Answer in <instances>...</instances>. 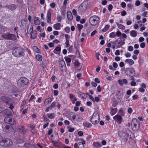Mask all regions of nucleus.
I'll use <instances>...</instances> for the list:
<instances>
[{
  "label": "nucleus",
  "mask_w": 148,
  "mask_h": 148,
  "mask_svg": "<svg viewBox=\"0 0 148 148\" xmlns=\"http://www.w3.org/2000/svg\"><path fill=\"white\" fill-rule=\"evenodd\" d=\"M128 50L130 51H132L133 50V47L132 46H130L128 47Z\"/></svg>",
  "instance_id": "nucleus-55"
},
{
  "label": "nucleus",
  "mask_w": 148,
  "mask_h": 148,
  "mask_svg": "<svg viewBox=\"0 0 148 148\" xmlns=\"http://www.w3.org/2000/svg\"><path fill=\"white\" fill-rule=\"evenodd\" d=\"M116 98L119 100L121 99L123 97V93L122 92L119 91L116 94Z\"/></svg>",
  "instance_id": "nucleus-16"
},
{
  "label": "nucleus",
  "mask_w": 148,
  "mask_h": 148,
  "mask_svg": "<svg viewBox=\"0 0 148 148\" xmlns=\"http://www.w3.org/2000/svg\"><path fill=\"white\" fill-rule=\"evenodd\" d=\"M121 6L123 8H125L126 6V3L124 2H122L121 3Z\"/></svg>",
  "instance_id": "nucleus-53"
},
{
  "label": "nucleus",
  "mask_w": 148,
  "mask_h": 148,
  "mask_svg": "<svg viewBox=\"0 0 148 148\" xmlns=\"http://www.w3.org/2000/svg\"><path fill=\"white\" fill-rule=\"evenodd\" d=\"M112 66L114 68H117L118 66L116 62H114L113 63Z\"/></svg>",
  "instance_id": "nucleus-48"
},
{
  "label": "nucleus",
  "mask_w": 148,
  "mask_h": 148,
  "mask_svg": "<svg viewBox=\"0 0 148 148\" xmlns=\"http://www.w3.org/2000/svg\"><path fill=\"white\" fill-rule=\"evenodd\" d=\"M92 146L94 147L99 148L102 146V145L100 143L97 142H94L92 145Z\"/></svg>",
  "instance_id": "nucleus-18"
},
{
  "label": "nucleus",
  "mask_w": 148,
  "mask_h": 148,
  "mask_svg": "<svg viewBox=\"0 0 148 148\" xmlns=\"http://www.w3.org/2000/svg\"><path fill=\"white\" fill-rule=\"evenodd\" d=\"M131 56V54L129 53H127L125 54V56L127 58H129Z\"/></svg>",
  "instance_id": "nucleus-64"
},
{
  "label": "nucleus",
  "mask_w": 148,
  "mask_h": 148,
  "mask_svg": "<svg viewBox=\"0 0 148 148\" xmlns=\"http://www.w3.org/2000/svg\"><path fill=\"white\" fill-rule=\"evenodd\" d=\"M118 82L119 84L120 85H122L123 84L122 79H119L118 80Z\"/></svg>",
  "instance_id": "nucleus-54"
},
{
  "label": "nucleus",
  "mask_w": 148,
  "mask_h": 148,
  "mask_svg": "<svg viewBox=\"0 0 148 148\" xmlns=\"http://www.w3.org/2000/svg\"><path fill=\"white\" fill-rule=\"evenodd\" d=\"M103 38H99V39L101 40V41L100 42V43L101 45H103L104 44V43H105L104 40H102Z\"/></svg>",
  "instance_id": "nucleus-49"
},
{
  "label": "nucleus",
  "mask_w": 148,
  "mask_h": 148,
  "mask_svg": "<svg viewBox=\"0 0 148 148\" xmlns=\"http://www.w3.org/2000/svg\"><path fill=\"white\" fill-rule=\"evenodd\" d=\"M117 112V110L116 109H112L110 111V113L111 115H113L114 114Z\"/></svg>",
  "instance_id": "nucleus-32"
},
{
  "label": "nucleus",
  "mask_w": 148,
  "mask_h": 148,
  "mask_svg": "<svg viewBox=\"0 0 148 148\" xmlns=\"http://www.w3.org/2000/svg\"><path fill=\"white\" fill-rule=\"evenodd\" d=\"M56 103L55 101L53 102L50 106L49 107V108H50V109H51L54 108L56 106Z\"/></svg>",
  "instance_id": "nucleus-35"
},
{
  "label": "nucleus",
  "mask_w": 148,
  "mask_h": 148,
  "mask_svg": "<svg viewBox=\"0 0 148 148\" xmlns=\"http://www.w3.org/2000/svg\"><path fill=\"white\" fill-rule=\"evenodd\" d=\"M87 94L88 95L90 99L93 102H95V100L94 97L92 96L91 95H90L89 93H87Z\"/></svg>",
  "instance_id": "nucleus-39"
},
{
  "label": "nucleus",
  "mask_w": 148,
  "mask_h": 148,
  "mask_svg": "<svg viewBox=\"0 0 148 148\" xmlns=\"http://www.w3.org/2000/svg\"><path fill=\"white\" fill-rule=\"evenodd\" d=\"M51 13L49 10L47 11V22L48 23H51Z\"/></svg>",
  "instance_id": "nucleus-14"
},
{
  "label": "nucleus",
  "mask_w": 148,
  "mask_h": 148,
  "mask_svg": "<svg viewBox=\"0 0 148 148\" xmlns=\"http://www.w3.org/2000/svg\"><path fill=\"white\" fill-rule=\"evenodd\" d=\"M36 58L37 60L39 61H41L42 60V56L39 54H38L36 55Z\"/></svg>",
  "instance_id": "nucleus-30"
},
{
  "label": "nucleus",
  "mask_w": 148,
  "mask_h": 148,
  "mask_svg": "<svg viewBox=\"0 0 148 148\" xmlns=\"http://www.w3.org/2000/svg\"><path fill=\"white\" fill-rule=\"evenodd\" d=\"M127 71L128 72V75L131 77H134L135 75V71L134 69L133 68H128L127 69Z\"/></svg>",
  "instance_id": "nucleus-11"
},
{
  "label": "nucleus",
  "mask_w": 148,
  "mask_h": 148,
  "mask_svg": "<svg viewBox=\"0 0 148 148\" xmlns=\"http://www.w3.org/2000/svg\"><path fill=\"white\" fill-rule=\"evenodd\" d=\"M116 33L115 32H112L110 34V37H115L116 36Z\"/></svg>",
  "instance_id": "nucleus-43"
},
{
  "label": "nucleus",
  "mask_w": 148,
  "mask_h": 148,
  "mask_svg": "<svg viewBox=\"0 0 148 148\" xmlns=\"http://www.w3.org/2000/svg\"><path fill=\"white\" fill-rule=\"evenodd\" d=\"M140 46L141 48H144L145 46V44L144 42H142L140 45Z\"/></svg>",
  "instance_id": "nucleus-58"
},
{
  "label": "nucleus",
  "mask_w": 148,
  "mask_h": 148,
  "mask_svg": "<svg viewBox=\"0 0 148 148\" xmlns=\"http://www.w3.org/2000/svg\"><path fill=\"white\" fill-rule=\"evenodd\" d=\"M125 62L128 63L130 65H132L134 64V61L130 59H127L125 60Z\"/></svg>",
  "instance_id": "nucleus-25"
},
{
  "label": "nucleus",
  "mask_w": 148,
  "mask_h": 148,
  "mask_svg": "<svg viewBox=\"0 0 148 148\" xmlns=\"http://www.w3.org/2000/svg\"><path fill=\"white\" fill-rule=\"evenodd\" d=\"M99 120V116L97 113H94L90 119V121L92 124H96L98 123Z\"/></svg>",
  "instance_id": "nucleus-7"
},
{
  "label": "nucleus",
  "mask_w": 148,
  "mask_h": 148,
  "mask_svg": "<svg viewBox=\"0 0 148 148\" xmlns=\"http://www.w3.org/2000/svg\"><path fill=\"white\" fill-rule=\"evenodd\" d=\"M18 129L19 132L21 134H24L25 133L26 130L24 126L22 125L19 126Z\"/></svg>",
  "instance_id": "nucleus-15"
},
{
  "label": "nucleus",
  "mask_w": 148,
  "mask_h": 148,
  "mask_svg": "<svg viewBox=\"0 0 148 148\" xmlns=\"http://www.w3.org/2000/svg\"><path fill=\"white\" fill-rule=\"evenodd\" d=\"M132 126V130L134 131H136L138 130L139 127L140 123L137 119H133Z\"/></svg>",
  "instance_id": "nucleus-6"
},
{
  "label": "nucleus",
  "mask_w": 148,
  "mask_h": 148,
  "mask_svg": "<svg viewBox=\"0 0 148 148\" xmlns=\"http://www.w3.org/2000/svg\"><path fill=\"white\" fill-rule=\"evenodd\" d=\"M130 36L132 37H135L137 34V32L134 30H132L130 32Z\"/></svg>",
  "instance_id": "nucleus-22"
},
{
  "label": "nucleus",
  "mask_w": 148,
  "mask_h": 148,
  "mask_svg": "<svg viewBox=\"0 0 148 148\" xmlns=\"http://www.w3.org/2000/svg\"><path fill=\"white\" fill-rule=\"evenodd\" d=\"M116 34V36L118 37L121 36V32L120 31L117 32Z\"/></svg>",
  "instance_id": "nucleus-57"
},
{
  "label": "nucleus",
  "mask_w": 148,
  "mask_h": 148,
  "mask_svg": "<svg viewBox=\"0 0 148 148\" xmlns=\"http://www.w3.org/2000/svg\"><path fill=\"white\" fill-rule=\"evenodd\" d=\"M37 32L36 30H34L31 32V37H36L37 36Z\"/></svg>",
  "instance_id": "nucleus-28"
},
{
  "label": "nucleus",
  "mask_w": 148,
  "mask_h": 148,
  "mask_svg": "<svg viewBox=\"0 0 148 148\" xmlns=\"http://www.w3.org/2000/svg\"><path fill=\"white\" fill-rule=\"evenodd\" d=\"M87 7L88 2L84 1L78 7L77 11L79 13H83L86 10Z\"/></svg>",
  "instance_id": "nucleus-5"
},
{
  "label": "nucleus",
  "mask_w": 148,
  "mask_h": 148,
  "mask_svg": "<svg viewBox=\"0 0 148 148\" xmlns=\"http://www.w3.org/2000/svg\"><path fill=\"white\" fill-rule=\"evenodd\" d=\"M69 97L70 99L71 100L74 98H75V96L72 94L70 93L69 94Z\"/></svg>",
  "instance_id": "nucleus-41"
},
{
  "label": "nucleus",
  "mask_w": 148,
  "mask_h": 148,
  "mask_svg": "<svg viewBox=\"0 0 148 148\" xmlns=\"http://www.w3.org/2000/svg\"><path fill=\"white\" fill-rule=\"evenodd\" d=\"M64 124L66 125H69L70 124V122L68 120H65L64 121Z\"/></svg>",
  "instance_id": "nucleus-60"
},
{
  "label": "nucleus",
  "mask_w": 148,
  "mask_h": 148,
  "mask_svg": "<svg viewBox=\"0 0 148 148\" xmlns=\"http://www.w3.org/2000/svg\"><path fill=\"white\" fill-rule=\"evenodd\" d=\"M64 59L66 61V62L67 63H70L71 62V59L67 57H64Z\"/></svg>",
  "instance_id": "nucleus-38"
},
{
  "label": "nucleus",
  "mask_w": 148,
  "mask_h": 148,
  "mask_svg": "<svg viewBox=\"0 0 148 148\" xmlns=\"http://www.w3.org/2000/svg\"><path fill=\"white\" fill-rule=\"evenodd\" d=\"M48 117L50 119H53L55 117V114L54 113L47 114Z\"/></svg>",
  "instance_id": "nucleus-26"
},
{
  "label": "nucleus",
  "mask_w": 148,
  "mask_h": 148,
  "mask_svg": "<svg viewBox=\"0 0 148 148\" xmlns=\"http://www.w3.org/2000/svg\"><path fill=\"white\" fill-rule=\"evenodd\" d=\"M99 18L96 15H93L90 17L89 19L90 24L92 26H95L99 24Z\"/></svg>",
  "instance_id": "nucleus-3"
},
{
  "label": "nucleus",
  "mask_w": 148,
  "mask_h": 148,
  "mask_svg": "<svg viewBox=\"0 0 148 148\" xmlns=\"http://www.w3.org/2000/svg\"><path fill=\"white\" fill-rule=\"evenodd\" d=\"M98 32L96 30H94L91 34L90 36H93L96 34Z\"/></svg>",
  "instance_id": "nucleus-46"
},
{
  "label": "nucleus",
  "mask_w": 148,
  "mask_h": 148,
  "mask_svg": "<svg viewBox=\"0 0 148 148\" xmlns=\"http://www.w3.org/2000/svg\"><path fill=\"white\" fill-rule=\"evenodd\" d=\"M25 50L21 47L15 48L12 51L13 55L16 57L20 58L25 55Z\"/></svg>",
  "instance_id": "nucleus-1"
},
{
  "label": "nucleus",
  "mask_w": 148,
  "mask_h": 148,
  "mask_svg": "<svg viewBox=\"0 0 148 148\" xmlns=\"http://www.w3.org/2000/svg\"><path fill=\"white\" fill-rule=\"evenodd\" d=\"M133 110L132 108H129L127 110V112L129 114H131Z\"/></svg>",
  "instance_id": "nucleus-50"
},
{
  "label": "nucleus",
  "mask_w": 148,
  "mask_h": 148,
  "mask_svg": "<svg viewBox=\"0 0 148 148\" xmlns=\"http://www.w3.org/2000/svg\"><path fill=\"white\" fill-rule=\"evenodd\" d=\"M127 14V13L125 11H123L121 12V15L122 16H124L126 15Z\"/></svg>",
  "instance_id": "nucleus-61"
},
{
  "label": "nucleus",
  "mask_w": 148,
  "mask_h": 148,
  "mask_svg": "<svg viewBox=\"0 0 148 148\" xmlns=\"http://www.w3.org/2000/svg\"><path fill=\"white\" fill-rule=\"evenodd\" d=\"M83 124L84 126L88 128L92 126V125L90 123L87 122L84 123Z\"/></svg>",
  "instance_id": "nucleus-29"
},
{
  "label": "nucleus",
  "mask_w": 148,
  "mask_h": 148,
  "mask_svg": "<svg viewBox=\"0 0 148 148\" xmlns=\"http://www.w3.org/2000/svg\"><path fill=\"white\" fill-rule=\"evenodd\" d=\"M28 79L26 77L21 78L18 81V84L21 86L27 85L28 83Z\"/></svg>",
  "instance_id": "nucleus-8"
},
{
  "label": "nucleus",
  "mask_w": 148,
  "mask_h": 148,
  "mask_svg": "<svg viewBox=\"0 0 148 148\" xmlns=\"http://www.w3.org/2000/svg\"><path fill=\"white\" fill-rule=\"evenodd\" d=\"M131 134V132L129 130L123 132H119L118 134L121 138L127 140Z\"/></svg>",
  "instance_id": "nucleus-4"
},
{
  "label": "nucleus",
  "mask_w": 148,
  "mask_h": 148,
  "mask_svg": "<svg viewBox=\"0 0 148 148\" xmlns=\"http://www.w3.org/2000/svg\"><path fill=\"white\" fill-rule=\"evenodd\" d=\"M14 102L13 100H12V102H10L9 104H10V106L9 107V108L11 110H12V109L14 108V107L13 106V104L14 103Z\"/></svg>",
  "instance_id": "nucleus-37"
},
{
  "label": "nucleus",
  "mask_w": 148,
  "mask_h": 148,
  "mask_svg": "<svg viewBox=\"0 0 148 148\" xmlns=\"http://www.w3.org/2000/svg\"><path fill=\"white\" fill-rule=\"evenodd\" d=\"M67 50H69L70 52H72L73 50V46L72 45H71V46L69 47V48L67 49Z\"/></svg>",
  "instance_id": "nucleus-44"
},
{
  "label": "nucleus",
  "mask_w": 148,
  "mask_h": 148,
  "mask_svg": "<svg viewBox=\"0 0 148 148\" xmlns=\"http://www.w3.org/2000/svg\"><path fill=\"white\" fill-rule=\"evenodd\" d=\"M66 41L65 44L66 45V47H69V38H66Z\"/></svg>",
  "instance_id": "nucleus-31"
},
{
  "label": "nucleus",
  "mask_w": 148,
  "mask_h": 148,
  "mask_svg": "<svg viewBox=\"0 0 148 148\" xmlns=\"http://www.w3.org/2000/svg\"><path fill=\"white\" fill-rule=\"evenodd\" d=\"M116 24L118 26V27L121 29H124L125 28V27L123 25L119 24L118 23H116Z\"/></svg>",
  "instance_id": "nucleus-27"
},
{
  "label": "nucleus",
  "mask_w": 148,
  "mask_h": 148,
  "mask_svg": "<svg viewBox=\"0 0 148 148\" xmlns=\"http://www.w3.org/2000/svg\"><path fill=\"white\" fill-rule=\"evenodd\" d=\"M8 9L13 11L16 9L17 8V6L15 4H11L7 6Z\"/></svg>",
  "instance_id": "nucleus-19"
},
{
  "label": "nucleus",
  "mask_w": 148,
  "mask_h": 148,
  "mask_svg": "<svg viewBox=\"0 0 148 148\" xmlns=\"http://www.w3.org/2000/svg\"><path fill=\"white\" fill-rule=\"evenodd\" d=\"M2 141L0 143V145L5 147L11 146L13 144L12 140L8 138H4Z\"/></svg>",
  "instance_id": "nucleus-2"
},
{
  "label": "nucleus",
  "mask_w": 148,
  "mask_h": 148,
  "mask_svg": "<svg viewBox=\"0 0 148 148\" xmlns=\"http://www.w3.org/2000/svg\"><path fill=\"white\" fill-rule=\"evenodd\" d=\"M34 24L36 25H39L40 23V21L38 19V18L36 17H34Z\"/></svg>",
  "instance_id": "nucleus-20"
},
{
  "label": "nucleus",
  "mask_w": 148,
  "mask_h": 148,
  "mask_svg": "<svg viewBox=\"0 0 148 148\" xmlns=\"http://www.w3.org/2000/svg\"><path fill=\"white\" fill-rule=\"evenodd\" d=\"M113 8V5L112 4H109L108 7V10L109 11L111 10Z\"/></svg>",
  "instance_id": "nucleus-47"
},
{
  "label": "nucleus",
  "mask_w": 148,
  "mask_h": 148,
  "mask_svg": "<svg viewBox=\"0 0 148 148\" xmlns=\"http://www.w3.org/2000/svg\"><path fill=\"white\" fill-rule=\"evenodd\" d=\"M33 49L34 51L36 53H39L40 51L39 49L36 46H34L33 47Z\"/></svg>",
  "instance_id": "nucleus-34"
},
{
  "label": "nucleus",
  "mask_w": 148,
  "mask_h": 148,
  "mask_svg": "<svg viewBox=\"0 0 148 148\" xmlns=\"http://www.w3.org/2000/svg\"><path fill=\"white\" fill-rule=\"evenodd\" d=\"M135 5L137 6H138L140 5V2L139 1L137 0L136 1L135 3Z\"/></svg>",
  "instance_id": "nucleus-59"
},
{
  "label": "nucleus",
  "mask_w": 148,
  "mask_h": 148,
  "mask_svg": "<svg viewBox=\"0 0 148 148\" xmlns=\"http://www.w3.org/2000/svg\"><path fill=\"white\" fill-rule=\"evenodd\" d=\"M52 99L50 98H48L46 99L44 101V104L46 105L50 103L52 101Z\"/></svg>",
  "instance_id": "nucleus-23"
},
{
  "label": "nucleus",
  "mask_w": 148,
  "mask_h": 148,
  "mask_svg": "<svg viewBox=\"0 0 148 148\" xmlns=\"http://www.w3.org/2000/svg\"><path fill=\"white\" fill-rule=\"evenodd\" d=\"M65 65V63L64 61H61L60 62V66L61 67H63V66Z\"/></svg>",
  "instance_id": "nucleus-40"
},
{
  "label": "nucleus",
  "mask_w": 148,
  "mask_h": 148,
  "mask_svg": "<svg viewBox=\"0 0 148 148\" xmlns=\"http://www.w3.org/2000/svg\"><path fill=\"white\" fill-rule=\"evenodd\" d=\"M67 17L69 21H71L73 19V16L71 11H68L67 12Z\"/></svg>",
  "instance_id": "nucleus-17"
},
{
  "label": "nucleus",
  "mask_w": 148,
  "mask_h": 148,
  "mask_svg": "<svg viewBox=\"0 0 148 148\" xmlns=\"http://www.w3.org/2000/svg\"><path fill=\"white\" fill-rule=\"evenodd\" d=\"M82 142H79L78 143V148H84V145L85 144V142L82 140Z\"/></svg>",
  "instance_id": "nucleus-24"
},
{
  "label": "nucleus",
  "mask_w": 148,
  "mask_h": 148,
  "mask_svg": "<svg viewBox=\"0 0 148 148\" xmlns=\"http://www.w3.org/2000/svg\"><path fill=\"white\" fill-rule=\"evenodd\" d=\"M53 27L56 30H60L61 28V24L60 23H57L53 25Z\"/></svg>",
  "instance_id": "nucleus-21"
},
{
  "label": "nucleus",
  "mask_w": 148,
  "mask_h": 148,
  "mask_svg": "<svg viewBox=\"0 0 148 148\" xmlns=\"http://www.w3.org/2000/svg\"><path fill=\"white\" fill-rule=\"evenodd\" d=\"M1 99L2 101L7 104H9L10 102H12L13 100L11 98L5 96L2 97Z\"/></svg>",
  "instance_id": "nucleus-12"
},
{
  "label": "nucleus",
  "mask_w": 148,
  "mask_h": 148,
  "mask_svg": "<svg viewBox=\"0 0 148 148\" xmlns=\"http://www.w3.org/2000/svg\"><path fill=\"white\" fill-rule=\"evenodd\" d=\"M4 121L5 123H9L11 125H14L16 123V121L14 119L9 117L5 118L4 119Z\"/></svg>",
  "instance_id": "nucleus-10"
},
{
  "label": "nucleus",
  "mask_w": 148,
  "mask_h": 148,
  "mask_svg": "<svg viewBox=\"0 0 148 148\" xmlns=\"http://www.w3.org/2000/svg\"><path fill=\"white\" fill-rule=\"evenodd\" d=\"M62 18L60 16H58L57 18V20L58 22H61Z\"/></svg>",
  "instance_id": "nucleus-63"
},
{
  "label": "nucleus",
  "mask_w": 148,
  "mask_h": 148,
  "mask_svg": "<svg viewBox=\"0 0 148 148\" xmlns=\"http://www.w3.org/2000/svg\"><path fill=\"white\" fill-rule=\"evenodd\" d=\"M5 35V37H16V35L14 34H11L10 33L7 34Z\"/></svg>",
  "instance_id": "nucleus-33"
},
{
  "label": "nucleus",
  "mask_w": 148,
  "mask_h": 148,
  "mask_svg": "<svg viewBox=\"0 0 148 148\" xmlns=\"http://www.w3.org/2000/svg\"><path fill=\"white\" fill-rule=\"evenodd\" d=\"M61 50V48L59 47H57L54 50V52L55 53V51H59Z\"/></svg>",
  "instance_id": "nucleus-52"
},
{
  "label": "nucleus",
  "mask_w": 148,
  "mask_h": 148,
  "mask_svg": "<svg viewBox=\"0 0 148 148\" xmlns=\"http://www.w3.org/2000/svg\"><path fill=\"white\" fill-rule=\"evenodd\" d=\"M58 94V92L57 90H55L54 91L53 94L54 95H57Z\"/></svg>",
  "instance_id": "nucleus-62"
},
{
  "label": "nucleus",
  "mask_w": 148,
  "mask_h": 148,
  "mask_svg": "<svg viewBox=\"0 0 148 148\" xmlns=\"http://www.w3.org/2000/svg\"><path fill=\"white\" fill-rule=\"evenodd\" d=\"M113 119L116 121L117 123L120 124L121 123L122 121V117L119 115H116L114 116L113 117Z\"/></svg>",
  "instance_id": "nucleus-13"
},
{
  "label": "nucleus",
  "mask_w": 148,
  "mask_h": 148,
  "mask_svg": "<svg viewBox=\"0 0 148 148\" xmlns=\"http://www.w3.org/2000/svg\"><path fill=\"white\" fill-rule=\"evenodd\" d=\"M16 142L17 143H23V141L21 139H18L16 140Z\"/></svg>",
  "instance_id": "nucleus-56"
},
{
  "label": "nucleus",
  "mask_w": 148,
  "mask_h": 148,
  "mask_svg": "<svg viewBox=\"0 0 148 148\" xmlns=\"http://www.w3.org/2000/svg\"><path fill=\"white\" fill-rule=\"evenodd\" d=\"M56 6V4L54 2H53L50 4V7L52 8H54Z\"/></svg>",
  "instance_id": "nucleus-45"
},
{
  "label": "nucleus",
  "mask_w": 148,
  "mask_h": 148,
  "mask_svg": "<svg viewBox=\"0 0 148 148\" xmlns=\"http://www.w3.org/2000/svg\"><path fill=\"white\" fill-rule=\"evenodd\" d=\"M77 26L79 30H80L82 29L83 27V25L80 24H78L77 25Z\"/></svg>",
  "instance_id": "nucleus-42"
},
{
  "label": "nucleus",
  "mask_w": 148,
  "mask_h": 148,
  "mask_svg": "<svg viewBox=\"0 0 148 148\" xmlns=\"http://www.w3.org/2000/svg\"><path fill=\"white\" fill-rule=\"evenodd\" d=\"M109 26L108 25H107L105 26L102 31L103 32H106L109 29Z\"/></svg>",
  "instance_id": "nucleus-36"
},
{
  "label": "nucleus",
  "mask_w": 148,
  "mask_h": 148,
  "mask_svg": "<svg viewBox=\"0 0 148 148\" xmlns=\"http://www.w3.org/2000/svg\"><path fill=\"white\" fill-rule=\"evenodd\" d=\"M30 144L28 143H26L24 144V146L26 148H28L30 147Z\"/></svg>",
  "instance_id": "nucleus-51"
},
{
  "label": "nucleus",
  "mask_w": 148,
  "mask_h": 148,
  "mask_svg": "<svg viewBox=\"0 0 148 148\" xmlns=\"http://www.w3.org/2000/svg\"><path fill=\"white\" fill-rule=\"evenodd\" d=\"M124 38H119L115 42V45L117 48H118L124 44Z\"/></svg>",
  "instance_id": "nucleus-9"
}]
</instances>
